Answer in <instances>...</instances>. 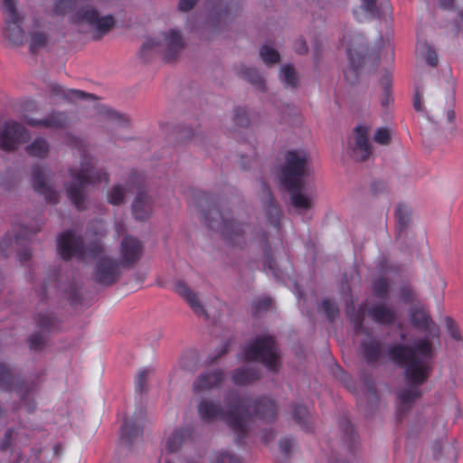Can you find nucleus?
Instances as JSON below:
<instances>
[{
	"mask_svg": "<svg viewBox=\"0 0 463 463\" xmlns=\"http://www.w3.org/2000/svg\"><path fill=\"white\" fill-rule=\"evenodd\" d=\"M388 355L395 364L405 368L404 376L410 386L398 393L397 414L401 419L412 402L421 396L419 387L431 373L432 345L427 338L415 341L413 346L396 344L389 347Z\"/></svg>",
	"mask_w": 463,
	"mask_h": 463,
	"instance_id": "f257e3e1",
	"label": "nucleus"
},
{
	"mask_svg": "<svg viewBox=\"0 0 463 463\" xmlns=\"http://www.w3.org/2000/svg\"><path fill=\"white\" fill-rule=\"evenodd\" d=\"M226 410L219 402L203 399L197 406L200 419L205 422L222 420L235 435L236 443L241 444L248 435L250 417L249 401L236 391H230L224 399Z\"/></svg>",
	"mask_w": 463,
	"mask_h": 463,
	"instance_id": "f03ea898",
	"label": "nucleus"
},
{
	"mask_svg": "<svg viewBox=\"0 0 463 463\" xmlns=\"http://www.w3.org/2000/svg\"><path fill=\"white\" fill-rule=\"evenodd\" d=\"M193 200L195 206L202 210L205 224L210 230L219 231L231 246L242 248L246 244V228L250 229V226L235 222L231 213L222 209L218 197L195 191L193 193Z\"/></svg>",
	"mask_w": 463,
	"mask_h": 463,
	"instance_id": "7ed1b4c3",
	"label": "nucleus"
},
{
	"mask_svg": "<svg viewBox=\"0 0 463 463\" xmlns=\"http://www.w3.org/2000/svg\"><path fill=\"white\" fill-rule=\"evenodd\" d=\"M311 175V157L305 150H289L280 168V184L290 195L292 205L298 210L312 207V198L303 194L304 179Z\"/></svg>",
	"mask_w": 463,
	"mask_h": 463,
	"instance_id": "20e7f679",
	"label": "nucleus"
},
{
	"mask_svg": "<svg viewBox=\"0 0 463 463\" xmlns=\"http://www.w3.org/2000/svg\"><path fill=\"white\" fill-rule=\"evenodd\" d=\"M71 146L80 156V166L70 169L72 181L65 187L66 194L77 210L82 211L85 209L86 188L102 181L108 184L109 178L107 173L94 165L93 157L88 154L86 145L81 139L72 138Z\"/></svg>",
	"mask_w": 463,
	"mask_h": 463,
	"instance_id": "39448f33",
	"label": "nucleus"
},
{
	"mask_svg": "<svg viewBox=\"0 0 463 463\" xmlns=\"http://www.w3.org/2000/svg\"><path fill=\"white\" fill-rule=\"evenodd\" d=\"M57 250L63 260H70L72 258L85 260L98 258L103 252V247L99 242L85 246L82 236L76 235L72 230H68L59 234Z\"/></svg>",
	"mask_w": 463,
	"mask_h": 463,
	"instance_id": "423d86ee",
	"label": "nucleus"
},
{
	"mask_svg": "<svg viewBox=\"0 0 463 463\" xmlns=\"http://www.w3.org/2000/svg\"><path fill=\"white\" fill-rule=\"evenodd\" d=\"M344 40L346 42V54L349 60V67L344 71V75L346 81L354 84L358 80L360 69L373 53L361 33H349L344 36Z\"/></svg>",
	"mask_w": 463,
	"mask_h": 463,
	"instance_id": "0eeeda50",
	"label": "nucleus"
},
{
	"mask_svg": "<svg viewBox=\"0 0 463 463\" xmlns=\"http://www.w3.org/2000/svg\"><path fill=\"white\" fill-rule=\"evenodd\" d=\"M244 358L248 362H260L269 371L276 372L279 366L276 340L271 335L256 337L244 349Z\"/></svg>",
	"mask_w": 463,
	"mask_h": 463,
	"instance_id": "6e6552de",
	"label": "nucleus"
},
{
	"mask_svg": "<svg viewBox=\"0 0 463 463\" xmlns=\"http://www.w3.org/2000/svg\"><path fill=\"white\" fill-rule=\"evenodd\" d=\"M71 23L80 24L85 23L95 29L94 40H99L107 34L115 24L114 17L110 14L99 16V12L90 6L79 8L71 17Z\"/></svg>",
	"mask_w": 463,
	"mask_h": 463,
	"instance_id": "1a4fd4ad",
	"label": "nucleus"
},
{
	"mask_svg": "<svg viewBox=\"0 0 463 463\" xmlns=\"http://www.w3.org/2000/svg\"><path fill=\"white\" fill-rule=\"evenodd\" d=\"M0 390L9 392L14 391L20 396L29 412L35 409L34 402L30 399L33 387L20 380V378H16L11 369L3 363H0Z\"/></svg>",
	"mask_w": 463,
	"mask_h": 463,
	"instance_id": "9d476101",
	"label": "nucleus"
},
{
	"mask_svg": "<svg viewBox=\"0 0 463 463\" xmlns=\"http://www.w3.org/2000/svg\"><path fill=\"white\" fill-rule=\"evenodd\" d=\"M3 13L5 14V36L14 45L24 43V32L21 26L23 18L16 10L14 0H3Z\"/></svg>",
	"mask_w": 463,
	"mask_h": 463,
	"instance_id": "9b49d317",
	"label": "nucleus"
},
{
	"mask_svg": "<svg viewBox=\"0 0 463 463\" xmlns=\"http://www.w3.org/2000/svg\"><path fill=\"white\" fill-rule=\"evenodd\" d=\"M120 262L116 260L102 256L95 264L94 280L103 286H111L120 278Z\"/></svg>",
	"mask_w": 463,
	"mask_h": 463,
	"instance_id": "f8f14e48",
	"label": "nucleus"
},
{
	"mask_svg": "<svg viewBox=\"0 0 463 463\" xmlns=\"http://www.w3.org/2000/svg\"><path fill=\"white\" fill-rule=\"evenodd\" d=\"M28 140L25 128L14 121L5 122L0 131V149L14 151L16 147Z\"/></svg>",
	"mask_w": 463,
	"mask_h": 463,
	"instance_id": "ddd939ff",
	"label": "nucleus"
},
{
	"mask_svg": "<svg viewBox=\"0 0 463 463\" xmlns=\"http://www.w3.org/2000/svg\"><path fill=\"white\" fill-rule=\"evenodd\" d=\"M199 440V434L194 426L176 428L166 439L165 450L172 454L178 452L184 446L194 445Z\"/></svg>",
	"mask_w": 463,
	"mask_h": 463,
	"instance_id": "4468645a",
	"label": "nucleus"
},
{
	"mask_svg": "<svg viewBox=\"0 0 463 463\" xmlns=\"http://www.w3.org/2000/svg\"><path fill=\"white\" fill-rule=\"evenodd\" d=\"M60 269L53 268L47 275L43 285V295L46 296L51 288L62 291L71 305H79L81 303V297L74 282H71L67 288H63L60 281Z\"/></svg>",
	"mask_w": 463,
	"mask_h": 463,
	"instance_id": "2eb2a0df",
	"label": "nucleus"
},
{
	"mask_svg": "<svg viewBox=\"0 0 463 463\" xmlns=\"http://www.w3.org/2000/svg\"><path fill=\"white\" fill-rule=\"evenodd\" d=\"M143 243L136 237L126 235L120 243V265L128 268L136 264L142 257Z\"/></svg>",
	"mask_w": 463,
	"mask_h": 463,
	"instance_id": "dca6fc26",
	"label": "nucleus"
},
{
	"mask_svg": "<svg viewBox=\"0 0 463 463\" xmlns=\"http://www.w3.org/2000/svg\"><path fill=\"white\" fill-rule=\"evenodd\" d=\"M353 156L361 162L370 158L373 148L369 142V128L366 126H356L354 129V144L352 145Z\"/></svg>",
	"mask_w": 463,
	"mask_h": 463,
	"instance_id": "f3484780",
	"label": "nucleus"
},
{
	"mask_svg": "<svg viewBox=\"0 0 463 463\" xmlns=\"http://www.w3.org/2000/svg\"><path fill=\"white\" fill-rule=\"evenodd\" d=\"M225 379V373L222 369H213L200 373L193 383V392L195 394L210 392L219 388Z\"/></svg>",
	"mask_w": 463,
	"mask_h": 463,
	"instance_id": "a211bd4d",
	"label": "nucleus"
},
{
	"mask_svg": "<svg viewBox=\"0 0 463 463\" xmlns=\"http://www.w3.org/2000/svg\"><path fill=\"white\" fill-rule=\"evenodd\" d=\"M33 187L36 193L43 195L45 200L51 203H57L59 200V194L56 190L52 189L45 182L43 170L38 165H35L31 169Z\"/></svg>",
	"mask_w": 463,
	"mask_h": 463,
	"instance_id": "6ab92c4d",
	"label": "nucleus"
},
{
	"mask_svg": "<svg viewBox=\"0 0 463 463\" xmlns=\"http://www.w3.org/2000/svg\"><path fill=\"white\" fill-rule=\"evenodd\" d=\"M361 354L369 365L374 366L384 354V345L376 337H368L360 344Z\"/></svg>",
	"mask_w": 463,
	"mask_h": 463,
	"instance_id": "aec40b11",
	"label": "nucleus"
},
{
	"mask_svg": "<svg viewBox=\"0 0 463 463\" xmlns=\"http://www.w3.org/2000/svg\"><path fill=\"white\" fill-rule=\"evenodd\" d=\"M259 240L261 244L264 260L263 269L269 270L276 279H280L282 277L281 271L277 266L276 260L272 257V250L269 244L268 236L263 232H250V240Z\"/></svg>",
	"mask_w": 463,
	"mask_h": 463,
	"instance_id": "412c9836",
	"label": "nucleus"
},
{
	"mask_svg": "<svg viewBox=\"0 0 463 463\" xmlns=\"http://www.w3.org/2000/svg\"><path fill=\"white\" fill-rule=\"evenodd\" d=\"M144 411H140L138 414L129 420H125L120 428V439L128 446H131L133 441L143 434Z\"/></svg>",
	"mask_w": 463,
	"mask_h": 463,
	"instance_id": "4be33fe9",
	"label": "nucleus"
},
{
	"mask_svg": "<svg viewBox=\"0 0 463 463\" xmlns=\"http://www.w3.org/2000/svg\"><path fill=\"white\" fill-rule=\"evenodd\" d=\"M278 406L274 400L263 396L256 399L253 402V415L258 419L272 423L276 420Z\"/></svg>",
	"mask_w": 463,
	"mask_h": 463,
	"instance_id": "5701e85b",
	"label": "nucleus"
},
{
	"mask_svg": "<svg viewBox=\"0 0 463 463\" xmlns=\"http://www.w3.org/2000/svg\"><path fill=\"white\" fill-rule=\"evenodd\" d=\"M165 60L166 62L174 61L184 47L182 35L179 31L171 30L164 35Z\"/></svg>",
	"mask_w": 463,
	"mask_h": 463,
	"instance_id": "b1692460",
	"label": "nucleus"
},
{
	"mask_svg": "<svg viewBox=\"0 0 463 463\" xmlns=\"http://www.w3.org/2000/svg\"><path fill=\"white\" fill-rule=\"evenodd\" d=\"M24 121L31 127H44L47 128H63L67 125V117L62 112H52L45 118L35 119L25 117Z\"/></svg>",
	"mask_w": 463,
	"mask_h": 463,
	"instance_id": "393cba45",
	"label": "nucleus"
},
{
	"mask_svg": "<svg viewBox=\"0 0 463 463\" xmlns=\"http://www.w3.org/2000/svg\"><path fill=\"white\" fill-rule=\"evenodd\" d=\"M132 213L137 221H145L152 213V200L142 190L137 192L132 203Z\"/></svg>",
	"mask_w": 463,
	"mask_h": 463,
	"instance_id": "a878e982",
	"label": "nucleus"
},
{
	"mask_svg": "<svg viewBox=\"0 0 463 463\" xmlns=\"http://www.w3.org/2000/svg\"><path fill=\"white\" fill-rule=\"evenodd\" d=\"M14 439V430L9 429L5 431L3 439L0 442V451L2 458L8 456L7 460L0 458V463H20L22 460V452L18 449H12Z\"/></svg>",
	"mask_w": 463,
	"mask_h": 463,
	"instance_id": "bb28decb",
	"label": "nucleus"
},
{
	"mask_svg": "<svg viewBox=\"0 0 463 463\" xmlns=\"http://www.w3.org/2000/svg\"><path fill=\"white\" fill-rule=\"evenodd\" d=\"M263 194L267 197V220L277 231L280 229L281 210L271 195V191L266 183H262Z\"/></svg>",
	"mask_w": 463,
	"mask_h": 463,
	"instance_id": "cd10ccee",
	"label": "nucleus"
},
{
	"mask_svg": "<svg viewBox=\"0 0 463 463\" xmlns=\"http://www.w3.org/2000/svg\"><path fill=\"white\" fill-rule=\"evenodd\" d=\"M175 292L181 296L197 315L205 314L197 295L184 282L177 281L175 284Z\"/></svg>",
	"mask_w": 463,
	"mask_h": 463,
	"instance_id": "c85d7f7f",
	"label": "nucleus"
},
{
	"mask_svg": "<svg viewBox=\"0 0 463 463\" xmlns=\"http://www.w3.org/2000/svg\"><path fill=\"white\" fill-rule=\"evenodd\" d=\"M368 316L373 322L384 326L393 324L396 319L395 312L383 304H379L369 308Z\"/></svg>",
	"mask_w": 463,
	"mask_h": 463,
	"instance_id": "c756f323",
	"label": "nucleus"
},
{
	"mask_svg": "<svg viewBox=\"0 0 463 463\" xmlns=\"http://www.w3.org/2000/svg\"><path fill=\"white\" fill-rule=\"evenodd\" d=\"M260 378V371L255 367L241 366L232 373V382L236 385H248Z\"/></svg>",
	"mask_w": 463,
	"mask_h": 463,
	"instance_id": "7c9ffc66",
	"label": "nucleus"
},
{
	"mask_svg": "<svg viewBox=\"0 0 463 463\" xmlns=\"http://www.w3.org/2000/svg\"><path fill=\"white\" fill-rule=\"evenodd\" d=\"M50 91L52 95L64 99L71 100V99H93L96 97L93 94L87 93L79 90H65L62 86L57 83L50 84Z\"/></svg>",
	"mask_w": 463,
	"mask_h": 463,
	"instance_id": "2f4dec72",
	"label": "nucleus"
},
{
	"mask_svg": "<svg viewBox=\"0 0 463 463\" xmlns=\"http://www.w3.org/2000/svg\"><path fill=\"white\" fill-rule=\"evenodd\" d=\"M293 420L304 430L311 431L313 430L310 420V412L307 408L302 404H293Z\"/></svg>",
	"mask_w": 463,
	"mask_h": 463,
	"instance_id": "473e14b6",
	"label": "nucleus"
},
{
	"mask_svg": "<svg viewBox=\"0 0 463 463\" xmlns=\"http://www.w3.org/2000/svg\"><path fill=\"white\" fill-rule=\"evenodd\" d=\"M410 320L411 325L420 330H430L432 323L430 316L422 309H411L410 312Z\"/></svg>",
	"mask_w": 463,
	"mask_h": 463,
	"instance_id": "72a5a7b5",
	"label": "nucleus"
},
{
	"mask_svg": "<svg viewBox=\"0 0 463 463\" xmlns=\"http://www.w3.org/2000/svg\"><path fill=\"white\" fill-rule=\"evenodd\" d=\"M395 218L397 236L400 238L408 227L411 212L406 206L400 204L395 209Z\"/></svg>",
	"mask_w": 463,
	"mask_h": 463,
	"instance_id": "f704fd0d",
	"label": "nucleus"
},
{
	"mask_svg": "<svg viewBox=\"0 0 463 463\" xmlns=\"http://www.w3.org/2000/svg\"><path fill=\"white\" fill-rule=\"evenodd\" d=\"M241 76L260 90H265V82L260 72L253 68L243 67L240 71Z\"/></svg>",
	"mask_w": 463,
	"mask_h": 463,
	"instance_id": "c9c22d12",
	"label": "nucleus"
},
{
	"mask_svg": "<svg viewBox=\"0 0 463 463\" xmlns=\"http://www.w3.org/2000/svg\"><path fill=\"white\" fill-rule=\"evenodd\" d=\"M26 152L32 156L44 158L49 153V145L44 138L37 137L26 146Z\"/></svg>",
	"mask_w": 463,
	"mask_h": 463,
	"instance_id": "e433bc0d",
	"label": "nucleus"
},
{
	"mask_svg": "<svg viewBox=\"0 0 463 463\" xmlns=\"http://www.w3.org/2000/svg\"><path fill=\"white\" fill-rule=\"evenodd\" d=\"M35 320L37 327L43 330L54 331L58 328V320L52 313H40Z\"/></svg>",
	"mask_w": 463,
	"mask_h": 463,
	"instance_id": "4c0bfd02",
	"label": "nucleus"
},
{
	"mask_svg": "<svg viewBox=\"0 0 463 463\" xmlns=\"http://www.w3.org/2000/svg\"><path fill=\"white\" fill-rule=\"evenodd\" d=\"M256 138L250 135L245 140V146H247V152L241 155V165L243 169L250 167V163L255 159L256 156Z\"/></svg>",
	"mask_w": 463,
	"mask_h": 463,
	"instance_id": "58836bf2",
	"label": "nucleus"
},
{
	"mask_svg": "<svg viewBox=\"0 0 463 463\" xmlns=\"http://www.w3.org/2000/svg\"><path fill=\"white\" fill-rule=\"evenodd\" d=\"M280 79L288 87L296 88L298 86V79L294 67L290 64L281 67Z\"/></svg>",
	"mask_w": 463,
	"mask_h": 463,
	"instance_id": "ea45409f",
	"label": "nucleus"
},
{
	"mask_svg": "<svg viewBox=\"0 0 463 463\" xmlns=\"http://www.w3.org/2000/svg\"><path fill=\"white\" fill-rule=\"evenodd\" d=\"M390 281L385 278H378L373 282V293L376 298L386 299L390 288Z\"/></svg>",
	"mask_w": 463,
	"mask_h": 463,
	"instance_id": "a19ab883",
	"label": "nucleus"
},
{
	"mask_svg": "<svg viewBox=\"0 0 463 463\" xmlns=\"http://www.w3.org/2000/svg\"><path fill=\"white\" fill-rule=\"evenodd\" d=\"M81 0H59L55 3L54 13L58 15H64L74 11Z\"/></svg>",
	"mask_w": 463,
	"mask_h": 463,
	"instance_id": "79ce46f5",
	"label": "nucleus"
},
{
	"mask_svg": "<svg viewBox=\"0 0 463 463\" xmlns=\"http://www.w3.org/2000/svg\"><path fill=\"white\" fill-rule=\"evenodd\" d=\"M417 50L423 53L427 63L435 67L438 64V56L435 50L426 43H417Z\"/></svg>",
	"mask_w": 463,
	"mask_h": 463,
	"instance_id": "37998d69",
	"label": "nucleus"
},
{
	"mask_svg": "<svg viewBox=\"0 0 463 463\" xmlns=\"http://www.w3.org/2000/svg\"><path fill=\"white\" fill-rule=\"evenodd\" d=\"M320 309L324 311L327 319L330 322H334V320L339 315V308L335 302L330 298H325L321 302Z\"/></svg>",
	"mask_w": 463,
	"mask_h": 463,
	"instance_id": "c03bdc74",
	"label": "nucleus"
},
{
	"mask_svg": "<svg viewBox=\"0 0 463 463\" xmlns=\"http://www.w3.org/2000/svg\"><path fill=\"white\" fill-rule=\"evenodd\" d=\"M260 55L266 64H275L279 61V53L268 45L261 47Z\"/></svg>",
	"mask_w": 463,
	"mask_h": 463,
	"instance_id": "a18cd8bd",
	"label": "nucleus"
},
{
	"mask_svg": "<svg viewBox=\"0 0 463 463\" xmlns=\"http://www.w3.org/2000/svg\"><path fill=\"white\" fill-rule=\"evenodd\" d=\"M292 444L293 439L288 437H285L279 440V447L282 454V458H277L276 463H288Z\"/></svg>",
	"mask_w": 463,
	"mask_h": 463,
	"instance_id": "49530a36",
	"label": "nucleus"
},
{
	"mask_svg": "<svg viewBox=\"0 0 463 463\" xmlns=\"http://www.w3.org/2000/svg\"><path fill=\"white\" fill-rule=\"evenodd\" d=\"M100 114L104 115L108 119L114 121L120 127H125L128 124V118L125 115L119 114L113 109L102 108L100 109Z\"/></svg>",
	"mask_w": 463,
	"mask_h": 463,
	"instance_id": "de8ad7c7",
	"label": "nucleus"
},
{
	"mask_svg": "<svg viewBox=\"0 0 463 463\" xmlns=\"http://www.w3.org/2000/svg\"><path fill=\"white\" fill-rule=\"evenodd\" d=\"M212 463H242V460L240 457L230 451L222 450L215 454Z\"/></svg>",
	"mask_w": 463,
	"mask_h": 463,
	"instance_id": "09e8293b",
	"label": "nucleus"
},
{
	"mask_svg": "<svg viewBox=\"0 0 463 463\" xmlns=\"http://www.w3.org/2000/svg\"><path fill=\"white\" fill-rule=\"evenodd\" d=\"M48 37L43 33H33L31 35L30 52H36L39 49L44 47L47 43Z\"/></svg>",
	"mask_w": 463,
	"mask_h": 463,
	"instance_id": "8fccbe9b",
	"label": "nucleus"
},
{
	"mask_svg": "<svg viewBox=\"0 0 463 463\" xmlns=\"http://www.w3.org/2000/svg\"><path fill=\"white\" fill-rule=\"evenodd\" d=\"M361 9L364 11L370 18H381V12L376 5V0H361Z\"/></svg>",
	"mask_w": 463,
	"mask_h": 463,
	"instance_id": "3c124183",
	"label": "nucleus"
},
{
	"mask_svg": "<svg viewBox=\"0 0 463 463\" xmlns=\"http://www.w3.org/2000/svg\"><path fill=\"white\" fill-rule=\"evenodd\" d=\"M233 122L236 126L242 128H248L250 122L249 112L244 108H237L235 109Z\"/></svg>",
	"mask_w": 463,
	"mask_h": 463,
	"instance_id": "603ef678",
	"label": "nucleus"
},
{
	"mask_svg": "<svg viewBox=\"0 0 463 463\" xmlns=\"http://www.w3.org/2000/svg\"><path fill=\"white\" fill-rule=\"evenodd\" d=\"M125 196V191L123 187L119 184H117L112 187L110 192L108 194V201L109 203L113 205H119L123 203Z\"/></svg>",
	"mask_w": 463,
	"mask_h": 463,
	"instance_id": "864d4df0",
	"label": "nucleus"
},
{
	"mask_svg": "<svg viewBox=\"0 0 463 463\" xmlns=\"http://www.w3.org/2000/svg\"><path fill=\"white\" fill-rule=\"evenodd\" d=\"M373 140L383 146L390 144L391 135L389 129L387 128H379L373 135Z\"/></svg>",
	"mask_w": 463,
	"mask_h": 463,
	"instance_id": "5fc2aeb1",
	"label": "nucleus"
},
{
	"mask_svg": "<svg viewBox=\"0 0 463 463\" xmlns=\"http://www.w3.org/2000/svg\"><path fill=\"white\" fill-rule=\"evenodd\" d=\"M148 374V370H143L137 374L135 382V388L137 392L142 393L146 391Z\"/></svg>",
	"mask_w": 463,
	"mask_h": 463,
	"instance_id": "6e6d98bb",
	"label": "nucleus"
},
{
	"mask_svg": "<svg viewBox=\"0 0 463 463\" xmlns=\"http://www.w3.org/2000/svg\"><path fill=\"white\" fill-rule=\"evenodd\" d=\"M272 304V299L269 297H262L257 298L252 303V308L254 313L268 310Z\"/></svg>",
	"mask_w": 463,
	"mask_h": 463,
	"instance_id": "4d7b16f0",
	"label": "nucleus"
},
{
	"mask_svg": "<svg viewBox=\"0 0 463 463\" xmlns=\"http://www.w3.org/2000/svg\"><path fill=\"white\" fill-rule=\"evenodd\" d=\"M29 346L32 350L40 351L44 346V339L41 333H33L28 339Z\"/></svg>",
	"mask_w": 463,
	"mask_h": 463,
	"instance_id": "13d9d810",
	"label": "nucleus"
},
{
	"mask_svg": "<svg viewBox=\"0 0 463 463\" xmlns=\"http://www.w3.org/2000/svg\"><path fill=\"white\" fill-rule=\"evenodd\" d=\"M350 321L354 326V332L357 333H364V316L362 313L357 312L350 317Z\"/></svg>",
	"mask_w": 463,
	"mask_h": 463,
	"instance_id": "bf43d9fd",
	"label": "nucleus"
},
{
	"mask_svg": "<svg viewBox=\"0 0 463 463\" xmlns=\"http://www.w3.org/2000/svg\"><path fill=\"white\" fill-rule=\"evenodd\" d=\"M445 323H446L447 330H448L449 334L450 335L451 338H453L454 340H457V341L460 340L461 335L457 327L455 321L451 317H448L445 319Z\"/></svg>",
	"mask_w": 463,
	"mask_h": 463,
	"instance_id": "052dcab7",
	"label": "nucleus"
},
{
	"mask_svg": "<svg viewBox=\"0 0 463 463\" xmlns=\"http://www.w3.org/2000/svg\"><path fill=\"white\" fill-rule=\"evenodd\" d=\"M342 428H344L345 435L350 439H354V430L352 423L349 420L345 419L340 422Z\"/></svg>",
	"mask_w": 463,
	"mask_h": 463,
	"instance_id": "680f3d73",
	"label": "nucleus"
},
{
	"mask_svg": "<svg viewBox=\"0 0 463 463\" xmlns=\"http://www.w3.org/2000/svg\"><path fill=\"white\" fill-rule=\"evenodd\" d=\"M413 108L418 112L423 110L422 92L419 90V88L415 89L414 98H413Z\"/></svg>",
	"mask_w": 463,
	"mask_h": 463,
	"instance_id": "e2e57ef3",
	"label": "nucleus"
},
{
	"mask_svg": "<svg viewBox=\"0 0 463 463\" xmlns=\"http://www.w3.org/2000/svg\"><path fill=\"white\" fill-rule=\"evenodd\" d=\"M196 2L197 0H180L178 8L183 12L190 11L195 5Z\"/></svg>",
	"mask_w": 463,
	"mask_h": 463,
	"instance_id": "0e129e2a",
	"label": "nucleus"
},
{
	"mask_svg": "<svg viewBox=\"0 0 463 463\" xmlns=\"http://www.w3.org/2000/svg\"><path fill=\"white\" fill-rule=\"evenodd\" d=\"M276 436V433L273 429L265 430L261 433L260 439L264 444H268Z\"/></svg>",
	"mask_w": 463,
	"mask_h": 463,
	"instance_id": "69168bd1",
	"label": "nucleus"
},
{
	"mask_svg": "<svg viewBox=\"0 0 463 463\" xmlns=\"http://www.w3.org/2000/svg\"><path fill=\"white\" fill-rule=\"evenodd\" d=\"M17 257H18V260L21 262V263H24V262H26L27 260H29L32 257V253H31V250L27 248L25 249H23L21 250L18 253H17Z\"/></svg>",
	"mask_w": 463,
	"mask_h": 463,
	"instance_id": "338daca9",
	"label": "nucleus"
},
{
	"mask_svg": "<svg viewBox=\"0 0 463 463\" xmlns=\"http://www.w3.org/2000/svg\"><path fill=\"white\" fill-rule=\"evenodd\" d=\"M142 181H143V177H142L141 174H139L137 171L131 173V175L129 176L130 184H136L137 187H139V184L142 183Z\"/></svg>",
	"mask_w": 463,
	"mask_h": 463,
	"instance_id": "774afa93",
	"label": "nucleus"
}]
</instances>
